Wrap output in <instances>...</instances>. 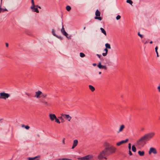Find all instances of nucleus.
<instances>
[{"mask_svg":"<svg viewBox=\"0 0 160 160\" xmlns=\"http://www.w3.org/2000/svg\"><path fill=\"white\" fill-rule=\"evenodd\" d=\"M101 74V72H99V74Z\"/></svg>","mask_w":160,"mask_h":160,"instance_id":"obj_57","label":"nucleus"},{"mask_svg":"<svg viewBox=\"0 0 160 160\" xmlns=\"http://www.w3.org/2000/svg\"><path fill=\"white\" fill-rule=\"evenodd\" d=\"M25 126L24 125H23L22 126V128H25Z\"/></svg>","mask_w":160,"mask_h":160,"instance_id":"obj_52","label":"nucleus"},{"mask_svg":"<svg viewBox=\"0 0 160 160\" xmlns=\"http://www.w3.org/2000/svg\"><path fill=\"white\" fill-rule=\"evenodd\" d=\"M107 148L108 151H109V152H108L110 153V155L112 153L115 152L116 150V148L113 146H111L110 147H106Z\"/></svg>","mask_w":160,"mask_h":160,"instance_id":"obj_5","label":"nucleus"},{"mask_svg":"<svg viewBox=\"0 0 160 160\" xmlns=\"http://www.w3.org/2000/svg\"><path fill=\"white\" fill-rule=\"evenodd\" d=\"M132 150L134 152L136 151V149L134 146L133 145L132 146Z\"/></svg>","mask_w":160,"mask_h":160,"instance_id":"obj_24","label":"nucleus"},{"mask_svg":"<svg viewBox=\"0 0 160 160\" xmlns=\"http://www.w3.org/2000/svg\"><path fill=\"white\" fill-rule=\"evenodd\" d=\"M100 12L98 10H97L95 12L96 16L94 17V19L99 21H101L102 20V18L100 17Z\"/></svg>","mask_w":160,"mask_h":160,"instance_id":"obj_6","label":"nucleus"},{"mask_svg":"<svg viewBox=\"0 0 160 160\" xmlns=\"http://www.w3.org/2000/svg\"><path fill=\"white\" fill-rule=\"evenodd\" d=\"M58 118L61 120L62 122H64V118L61 115V116L58 117Z\"/></svg>","mask_w":160,"mask_h":160,"instance_id":"obj_26","label":"nucleus"},{"mask_svg":"<svg viewBox=\"0 0 160 160\" xmlns=\"http://www.w3.org/2000/svg\"><path fill=\"white\" fill-rule=\"evenodd\" d=\"M25 128L26 129H28L30 128V127L28 126H25Z\"/></svg>","mask_w":160,"mask_h":160,"instance_id":"obj_38","label":"nucleus"},{"mask_svg":"<svg viewBox=\"0 0 160 160\" xmlns=\"http://www.w3.org/2000/svg\"><path fill=\"white\" fill-rule=\"evenodd\" d=\"M158 47L157 46H156L155 48V52L156 51H157V50H158Z\"/></svg>","mask_w":160,"mask_h":160,"instance_id":"obj_45","label":"nucleus"},{"mask_svg":"<svg viewBox=\"0 0 160 160\" xmlns=\"http://www.w3.org/2000/svg\"><path fill=\"white\" fill-rule=\"evenodd\" d=\"M93 156L92 154H88L82 157H78V160H92Z\"/></svg>","mask_w":160,"mask_h":160,"instance_id":"obj_3","label":"nucleus"},{"mask_svg":"<svg viewBox=\"0 0 160 160\" xmlns=\"http://www.w3.org/2000/svg\"><path fill=\"white\" fill-rule=\"evenodd\" d=\"M40 102L42 104V105L46 107L50 106L51 104L46 101L44 99H41L40 100Z\"/></svg>","mask_w":160,"mask_h":160,"instance_id":"obj_7","label":"nucleus"},{"mask_svg":"<svg viewBox=\"0 0 160 160\" xmlns=\"http://www.w3.org/2000/svg\"><path fill=\"white\" fill-rule=\"evenodd\" d=\"M94 66H96V64L95 63H94L92 64Z\"/></svg>","mask_w":160,"mask_h":160,"instance_id":"obj_49","label":"nucleus"},{"mask_svg":"<svg viewBox=\"0 0 160 160\" xmlns=\"http://www.w3.org/2000/svg\"><path fill=\"white\" fill-rule=\"evenodd\" d=\"M78 143V141L77 139L74 140L73 141V145L72 147V149H73L76 146H77Z\"/></svg>","mask_w":160,"mask_h":160,"instance_id":"obj_15","label":"nucleus"},{"mask_svg":"<svg viewBox=\"0 0 160 160\" xmlns=\"http://www.w3.org/2000/svg\"><path fill=\"white\" fill-rule=\"evenodd\" d=\"M5 44H6V47H8V44L7 43H5Z\"/></svg>","mask_w":160,"mask_h":160,"instance_id":"obj_48","label":"nucleus"},{"mask_svg":"<svg viewBox=\"0 0 160 160\" xmlns=\"http://www.w3.org/2000/svg\"><path fill=\"white\" fill-rule=\"evenodd\" d=\"M125 128V126L124 125L122 124L120 126L117 132L118 133H119L120 132H122Z\"/></svg>","mask_w":160,"mask_h":160,"instance_id":"obj_17","label":"nucleus"},{"mask_svg":"<svg viewBox=\"0 0 160 160\" xmlns=\"http://www.w3.org/2000/svg\"><path fill=\"white\" fill-rule=\"evenodd\" d=\"M100 29L101 30V32L104 35L106 36L107 35V34L106 31L105 30L102 28H100Z\"/></svg>","mask_w":160,"mask_h":160,"instance_id":"obj_20","label":"nucleus"},{"mask_svg":"<svg viewBox=\"0 0 160 160\" xmlns=\"http://www.w3.org/2000/svg\"><path fill=\"white\" fill-rule=\"evenodd\" d=\"M121 18V16L119 15H118L116 17V19L117 20L120 19Z\"/></svg>","mask_w":160,"mask_h":160,"instance_id":"obj_32","label":"nucleus"},{"mask_svg":"<svg viewBox=\"0 0 160 160\" xmlns=\"http://www.w3.org/2000/svg\"><path fill=\"white\" fill-rule=\"evenodd\" d=\"M61 160H72L70 159L67 158H62L61 159Z\"/></svg>","mask_w":160,"mask_h":160,"instance_id":"obj_37","label":"nucleus"},{"mask_svg":"<svg viewBox=\"0 0 160 160\" xmlns=\"http://www.w3.org/2000/svg\"><path fill=\"white\" fill-rule=\"evenodd\" d=\"M110 155V153L108 152L107 148H105L104 150L101 152L98 156L99 159H101L103 158L106 159V156H108Z\"/></svg>","mask_w":160,"mask_h":160,"instance_id":"obj_2","label":"nucleus"},{"mask_svg":"<svg viewBox=\"0 0 160 160\" xmlns=\"http://www.w3.org/2000/svg\"><path fill=\"white\" fill-rule=\"evenodd\" d=\"M128 141V139H127L125 140H122V141H120L119 142H117L116 143V145L118 146H119L120 145H121V144H123L124 143H126Z\"/></svg>","mask_w":160,"mask_h":160,"instance_id":"obj_14","label":"nucleus"},{"mask_svg":"<svg viewBox=\"0 0 160 160\" xmlns=\"http://www.w3.org/2000/svg\"><path fill=\"white\" fill-rule=\"evenodd\" d=\"M31 3H32L31 6H35L34 0H31Z\"/></svg>","mask_w":160,"mask_h":160,"instance_id":"obj_31","label":"nucleus"},{"mask_svg":"<svg viewBox=\"0 0 160 160\" xmlns=\"http://www.w3.org/2000/svg\"><path fill=\"white\" fill-rule=\"evenodd\" d=\"M3 120V118H0V122H1Z\"/></svg>","mask_w":160,"mask_h":160,"instance_id":"obj_51","label":"nucleus"},{"mask_svg":"<svg viewBox=\"0 0 160 160\" xmlns=\"http://www.w3.org/2000/svg\"><path fill=\"white\" fill-rule=\"evenodd\" d=\"M35 157H36V158H39V157H40V156H36Z\"/></svg>","mask_w":160,"mask_h":160,"instance_id":"obj_53","label":"nucleus"},{"mask_svg":"<svg viewBox=\"0 0 160 160\" xmlns=\"http://www.w3.org/2000/svg\"><path fill=\"white\" fill-rule=\"evenodd\" d=\"M138 35L140 36L141 38H142V37H143V36L142 35V34H141L140 33V32H138Z\"/></svg>","mask_w":160,"mask_h":160,"instance_id":"obj_36","label":"nucleus"},{"mask_svg":"<svg viewBox=\"0 0 160 160\" xmlns=\"http://www.w3.org/2000/svg\"><path fill=\"white\" fill-rule=\"evenodd\" d=\"M106 48H108L110 49L111 48L110 45L109 44L106 43L105 44Z\"/></svg>","mask_w":160,"mask_h":160,"instance_id":"obj_21","label":"nucleus"},{"mask_svg":"<svg viewBox=\"0 0 160 160\" xmlns=\"http://www.w3.org/2000/svg\"><path fill=\"white\" fill-rule=\"evenodd\" d=\"M151 153H152L154 154H156L157 153V152L156 149L152 147L151 148L149 151V154H150Z\"/></svg>","mask_w":160,"mask_h":160,"instance_id":"obj_9","label":"nucleus"},{"mask_svg":"<svg viewBox=\"0 0 160 160\" xmlns=\"http://www.w3.org/2000/svg\"><path fill=\"white\" fill-rule=\"evenodd\" d=\"M54 120H55V122H56L57 123H58V124H60V123L59 120L57 118V117H56V118H55Z\"/></svg>","mask_w":160,"mask_h":160,"instance_id":"obj_29","label":"nucleus"},{"mask_svg":"<svg viewBox=\"0 0 160 160\" xmlns=\"http://www.w3.org/2000/svg\"><path fill=\"white\" fill-rule=\"evenodd\" d=\"M65 36L66 37L68 38V39H71V36H68V35H67V36Z\"/></svg>","mask_w":160,"mask_h":160,"instance_id":"obj_40","label":"nucleus"},{"mask_svg":"<svg viewBox=\"0 0 160 160\" xmlns=\"http://www.w3.org/2000/svg\"><path fill=\"white\" fill-rule=\"evenodd\" d=\"M1 12H1V10H0V13Z\"/></svg>","mask_w":160,"mask_h":160,"instance_id":"obj_62","label":"nucleus"},{"mask_svg":"<svg viewBox=\"0 0 160 160\" xmlns=\"http://www.w3.org/2000/svg\"><path fill=\"white\" fill-rule=\"evenodd\" d=\"M41 95H42V96L44 98H46L47 96V94H46V93H42V94H41Z\"/></svg>","mask_w":160,"mask_h":160,"instance_id":"obj_30","label":"nucleus"},{"mask_svg":"<svg viewBox=\"0 0 160 160\" xmlns=\"http://www.w3.org/2000/svg\"><path fill=\"white\" fill-rule=\"evenodd\" d=\"M128 149L129 150H131V144L130 143L128 144Z\"/></svg>","mask_w":160,"mask_h":160,"instance_id":"obj_35","label":"nucleus"},{"mask_svg":"<svg viewBox=\"0 0 160 160\" xmlns=\"http://www.w3.org/2000/svg\"><path fill=\"white\" fill-rule=\"evenodd\" d=\"M152 41L150 42V44H152Z\"/></svg>","mask_w":160,"mask_h":160,"instance_id":"obj_56","label":"nucleus"},{"mask_svg":"<svg viewBox=\"0 0 160 160\" xmlns=\"http://www.w3.org/2000/svg\"><path fill=\"white\" fill-rule=\"evenodd\" d=\"M2 8L1 7H0V10H1V11H2Z\"/></svg>","mask_w":160,"mask_h":160,"instance_id":"obj_54","label":"nucleus"},{"mask_svg":"<svg viewBox=\"0 0 160 160\" xmlns=\"http://www.w3.org/2000/svg\"><path fill=\"white\" fill-rule=\"evenodd\" d=\"M42 94V92L38 90L37 92H35V97L38 98H40V95H41Z\"/></svg>","mask_w":160,"mask_h":160,"instance_id":"obj_16","label":"nucleus"},{"mask_svg":"<svg viewBox=\"0 0 160 160\" xmlns=\"http://www.w3.org/2000/svg\"><path fill=\"white\" fill-rule=\"evenodd\" d=\"M97 55L98 57L99 58H100L101 55L98 54H97Z\"/></svg>","mask_w":160,"mask_h":160,"instance_id":"obj_43","label":"nucleus"},{"mask_svg":"<svg viewBox=\"0 0 160 160\" xmlns=\"http://www.w3.org/2000/svg\"><path fill=\"white\" fill-rule=\"evenodd\" d=\"M85 28H86V27H84V28H83V29H84V30H85Z\"/></svg>","mask_w":160,"mask_h":160,"instance_id":"obj_59","label":"nucleus"},{"mask_svg":"<svg viewBox=\"0 0 160 160\" xmlns=\"http://www.w3.org/2000/svg\"><path fill=\"white\" fill-rule=\"evenodd\" d=\"M8 11L7 9L6 8H2V11L1 12H3L4 11Z\"/></svg>","mask_w":160,"mask_h":160,"instance_id":"obj_33","label":"nucleus"},{"mask_svg":"<svg viewBox=\"0 0 160 160\" xmlns=\"http://www.w3.org/2000/svg\"><path fill=\"white\" fill-rule=\"evenodd\" d=\"M107 54V52L103 53L102 54V55L103 56H106Z\"/></svg>","mask_w":160,"mask_h":160,"instance_id":"obj_39","label":"nucleus"},{"mask_svg":"<svg viewBox=\"0 0 160 160\" xmlns=\"http://www.w3.org/2000/svg\"><path fill=\"white\" fill-rule=\"evenodd\" d=\"M126 2L130 4V5H132L133 2L131 0H127Z\"/></svg>","mask_w":160,"mask_h":160,"instance_id":"obj_23","label":"nucleus"},{"mask_svg":"<svg viewBox=\"0 0 160 160\" xmlns=\"http://www.w3.org/2000/svg\"><path fill=\"white\" fill-rule=\"evenodd\" d=\"M38 6H38V5L36 6V7L37 8V7H38Z\"/></svg>","mask_w":160,"mask_h":160,"instance_id":"obj_58","label":"nucleus"},{"mask_svg":"<svg viewBox=\"0 0 160 160\" xmlns=\"http://www.w3.org/2000/svg\"><path fill=\"white\" fill-rule=\"evenodd\" d=\"M64 140H65V138H63V140H62V142H63V144H65V141H64Z\"/></svg>","mask_w":160,"mask_h":160,"instance_id":"obj_46","label":"nucleus"},{"mask_svg":"<svg viewBox=\"0 0 160 160\" xmlns=\"http://www.w3.org/2000/svg\"><path fill=\"white\" fill-rule=\"evenodd\" d=\"M38 8L40 9L41 8V7L40 6H38Z\"/></svg>","mask_w":160,"mask_h":160,"instance_id":"obj_55","label":"nucleus"},{"mask_svg":"<svg viewBox=\"0 0 160 160\" xmlns=\"http://www.w3.org/2000/svg\"><path fill=\"white\" fill-rule=\"evenodd\" d=\"M156 53L157 54V56L158 57L159 55H158V51H156Z\"/></svg>","mask_w":160,"mask_h":160,"instance_id":"obj_47","label":"nucleus"},{"mask_svg":"<svg viewBox=\"0 0 160 160\" xmlns=\"http://www.w3.org/2000/svg\"><path fill=\"white\" fill-rule=\"evenodd\" d=\"M155 135V133L154 132H150L145 134L137 141L136 145L143 146L147 142L150 140Z\"/></svg>","mask_w":160,"mask_h":160,"instance_id":"obj_1","label":"nucleus"},{"mask_svg":"<svg viewBox=\"0 0 160 160\" xmlns=\"http://www.w3.org/2000/svg\"><path fill=\"white\" fill-rule=\"evenodd\" d=\"M10 95L9 94L6 93L4 92H2L0 93V99L6 100L8 98Z\"/></svg>","mask_w":160,"mask_h":160,"instance_id":"obj_4","label":"nucleus"},{"mask_svg":"<svg viewBox=\"0 0 160 160\" xmlns=\"http://www.w3.org/2000/svg\"><path fill=\"white\" fill-rule=\"evenodd\" d=\"M2 0H1V4H2Z\"/></svg>","mask_w":160,"mask_h":160,"instance_id":"obj_60","label":"nucleus"},{"mask_svg":"<svg viewBox=\"0 0 160 160\" xmlns=\"http://www.w3.org/2000/svg\"><path fill=\"white\" fill-rule=\"evenodd\" d=\"M104 51H105V52H107V53H108V50L107 49V48H105L104 49Z\"/></svg>","mask_w":160,"mask_h":160,"instance_id":"obj_42","label":"nucleus"},{"mask_svg":"<svg viewBox=\"0 0 160 160\" xmlns=\"http://www.w3.org/2000/svg\"><path fill=\"white\" fill-rule=\"evenodd\" d=\"M89 89L92 92L94 91L95 90V88H94V87L91 85H89Z\"/></svg>","mask_w":160,"mask_h":160,"instance_id":"obj_19","label":"nucleus"},{"mask_svg":"<svg viewBox=\"0 0 160 160\" xmlns=\"http://www.w3.org/2000/svg\"><path fill=\"white\" fill-rule=\"evenodd\" d=\"M97 66L98 68L100 69H102L104 70H106L107 69L106 66L105 65H102L101 62H99Z\"/></svg>","mask_w":160,"mask_h":160,"instance_id":"obj_10","label":"nucleus"},{"mask_svg":"<svg viewBox=\"0 0 160 160\" xmlns=\"http://www.w3.org/2000/svg\"><path fill=\"white\" fill-rule=\"evenodd\" d=\"M36 157H34L33 158L29 157V158H27V159H28V160H33L36 159Z\"/></svg>","mask_w":160,"mask_h":160,"instance_id":"obj_27","label":"nucleus"},{"mask_svg":"<svg viewBox=\"0 0 160 160\" xmlns=\"http://www.w3.org/2000/svg\"><path fill=\"white\" fill-rule=\"evenodd\" d=\"M80 56L82 58H83L85 56V55L84 53L82 52H80Z\"/></svg>","mask_w":160,"mask_h":160,"instance_id":"obj_28","label":"nucleus"},{"mask_svg":"<svg viewBox=\"0 0 160 160\" xmlns=\"http://www.w3.org/2000/svg\"><path fill=\"white\" fill-rule=\"evenodd\" d=\"M52 34L55 36L57 37H58V38H59V37H58L55 33V31H54V30L53 29H52Z\"/></svg>","mask_w":160,"mask_h":160,"instance_id":"obj_22","label":"nucleus"},{"mask_svg":"<svg viewBox=\"0 0 160 160\" xmlns=\"http://www.w3.org/2000/svg\"><path fill=\"white\" fill-rule=\"evenodd\" d=\"M106 144L108 145V143H106Z\"/></svg>","mask_w":160,"mask_h":160,"instance_id":"obj_61","label":"nucleus"},{"mask_svg":"<svg viewBox=\"0 0 160 160\" xmlns=\"http://www.w3.org/2000/svg\"><path fill=\"white\" fill-rule=\"evenodd\" d=\"M62 28L61 30V31L62 34L64 35L65 36H67V35H68V33L66 32L64 28V26L63 25V23H62Z\"/></svg>","mask_w":160,"mask_h":160,"instance_id":"obj_11","label":"nucleus"},{"mask_svg":"<svg viewBox=\"0 0 160 160\" xmlns=\"http://www.w3.org/2000/svg\"><path fill=\"white\" fill-rule=\"evenodd\" d=\"M148 43V42L147 41L144 42V44H146Z\"/></svg>","mask_w":160,"mask_h":160,"instance_id":"obj_50","label":"nucleus"},{"mask_svg":"<svg viewBox=\"0 0 160 160\" xmlns=\"http://www.w3.org/2000/svg\"><path fill=\"white\" fill-rule=\"evenodd\" d=\"M49 117L51 121H53L56 118V116L55 114L50 113L49 114Z\"/></svg>","mask_w":160,"mask_h":160,"instance_id":"obj_12","label":"nucleus"},{"mask_svg":"<svg viewBox=\"0 0 160 160\" xmlns=\"http://www.w3.org/2000/svg\"><path fill=\"white\" fill-rule=\"evenodd\" d=\"M66 9L68 11H69L71 9V7L69 6H67L66 7Z\"/></svg>","mask_w":160,"mask_h":160,"instance_id":"obj_25","label":"nucleus"},{"mask_svg":"<svg viewBox=\"0 0 160 160\" xmlns=\"http://www.w3.org/2000/svg\"><path fill=\"white\" fill-rule=\"evenodd\" d=\"M138 153L140 156H143L144 155L145 152L143 151H138Z\"/></svg>","mask_w":160,"mask_h":160,"instance_id":"obj_18","label":"nucleus"},{"mask_svg":"<svg viewBox=\"0 0 160 160\" xmlns=\"http://www.w3.org/2000/svg\"><path fill=\"white\" fill-rule=\"evenodd\" d=\"M61 159H59L58 160H61Z\"/></svg>","mask_w":160,"mask_h":160,"instance_id":"obj_63","label":"nucleus"},{"mask_svg":"<svg viewBox=\"0 0 160 160\" xmlns=\"http://www.w3.org/2000/svg\"><path fill=\"white\" fill-rule=\"evenodd\" d=\"M129 154L130 155H132V152H131V150H129Z\"/></svg>","mask_w":160,"mask_h":160,"instance_id":"obj_41","label":"nucleus"},{"mask_svg":"<svg viewBox=\"0 0 160 160\" xmlns=\"http://www.w3.org/2000/svg\"><path fill=\"white\" fill-rule=\"evenodd\" d=\"M158 89L159 90V91L160 92V85L158 87Z\"/></svg>","mask_w":160,"mask_h":160,"instance_id":"obj_44","label":"nucleus"},{"mask_svg":"<svg viewBox=\"0 0 160 160\" xmlns=\"http://www.w3.org/2000/svg\"><path fill=\"white\" fill-rule=\"evenodd\" d=\"M159 119H160V117L159 118Z\"/></svg>","mask_w":160,"mask_h":160,"instance_id":"obj_64","label":"nucleus"},{"mask_svg":"<svg viewBox=\"0 0 160 160\" xmlns=\"http://www.w3.org/2000/svg\"><path fill=\"white\" fill-rule=\"evenodd\" d=\"M36 6H31L30 7V8L32 10V12H36L37 13H39V11L37 8L36 7Z\"/></svg>","mask_w":160,"mask_h":160,"instance_id":"obj_13","label":"nucleus"},{"mask_svg":"<svg viewBox=\"0 0 160 160\" xmlns=\"http://www.w3.org/2000/svg\"><path fill=\"white\" fill-rule=\"evenodd\" d=\"M61 115L63 117V118L67 120L68 121H70L71 119V117L70 116V115L68 114H61Z\"/></svg>","mask_w":160,"mask_h":160,"instance_id":"obj_8","label":"nucleus"},{"mask_svg":"<svg viewBox=\"0 0 160 160\" xmlns=\"http://www.w3.org/2000/svg\"><path fill=\"white\" fill-rule=\"evenodd\" d=\"M25 94L28 97L31 95V94L29 93L25 92Z\"/></svg>","mask_w":160,"mask_h":160,"instance_id":"obj_34","label":"nucleus"}]
</instances>
